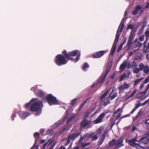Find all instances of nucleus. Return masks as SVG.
I'll list each match as a JSON object with an SVG mask.
<instances>
[{
  "label": "nucleus",
  "mask_w": 149,
  "mask_h": 149,
  "mask_svg": "<svg viewBox=\"0 0 149 149\" xmlns=\"http://www.w3.org/2000/svg\"><path fill=\"white\" fill-rule=\"evenodd\" d=\"M41 102L38 101L37 98L32 99L31 101L25 104L24 107L27 109L31 106L30 108V110L32 112L36 111L40 109V106Z\"/></svg>",
  "instance_id": "1"
},
{
  "label": "nucleus",
  "mask_w": 149,
  "mask_h": 149,
  "mask_svg": "<svg viewBox=\"0 0 149 149\" xmlns=\"http://www.w3.org/2000/svg\"><path fill=\"white\" fill-rule=\"evenodd\" d=\"M66 57L69 60H73L74 62L77 61L79 59L80 56V52L78 50H75L66 53V51L64 50L62 52Z\"/></svg>",
  "instance_id": "2"
},
{
  "label": "nucleus",
  "mask_w": 149,
  "mask_h": 149,
  "mask_svg": "<svg viewBox=\"0 0 149 149\" xmlns=\"http://www.w3.org/2000/svg\"><path fill=\"white\" fill-rule=\"evenodd\" d=\"M124 26V24L122 22L120 23L117 31L115 39L111 49V50L110 52V54L111 55H113V53L115 51L117 45V43L118 41L120 36L121 34V32L123 31Z\"/></svg>",
  "instance_id": "3"
},
{
  "label": "nucleus",
  "mask_w": 149,
  "mask_h": 149,
  "mask_svg": "<svg viewBox=\"0 0 149 149\" xmlns=\"http://www.w3.org/2000/svg\"><path fill=\"white\" fill-rule=\"evenodd\" d=\"M120 112H122V109L121 108H119L116 110V111L113 113V116L111 117L110 118V120L111 121V123L112 125V126L114 125L116 120L120 116L121 114V113H119L116 116L115 115L116 114Z\"/></svg>",
  "instance_id": "4"
},
{
  "label": "nucleus",
  "mask_w": 149,
  "mask_h": 149,
  "mask_svg": "<svg viewBox=\"0 0 149 149\" xmlns=\"http://www.w3.org/2000/svg\"><path fill=\"white\" fill-rule=\"evenodd\" d=\"M55 62L58 65L65 64L67 63L65 57L62 55H58L56 56Z\"/></svg>",
  "instance_id": "5"
},
{
  "label": "nucleus",
  "mask_w": 149,
  "mask_h": 149,
  "mask_svg": "<svg viewBox=\"0 0 149 149\" xmlns=\"http://www.w3.org/2000/svg\"><path fill=\"white\" fill-rule=\"evenodd\" d=\"M47 100L50 105L58 104V102L56 98L51 94H49L47 95Z\"/></svg>",
  "instance_id": "6"
},
{
  "label": "nucleus",
  "mask_w": 149,
  "mask_h": 149,
  "mask_svg": "<svg viewBox=\"0 0 149 149\" xmlns=\"http://www.w3.org/2000/svg\"><path fill=\"white\" fill-rule=\"evenodd\" d=\"M97 138L98 137L97 135L94 134L93 133L91 135H89L88 134H86L81 136L79 140H83V139H92V140H96Z\"/></svg>",
  "instance_id": "7"
},
{
  "label": "nucleus",
  "mask_w": 149,
  "mask_h": 149,
  "mask_svg": "<svg viewBox=\"0 0 149 149\" xmlns=\"http://www.w3.org/2000/svg\"><path fill=\"white\" fill-rule=\"evenodd\" d=\"M123 140H112L109 143L110 146H115L116 148H117L123 145Z\"/></svg>",
  "instance_id": "8"
},
{
  "label": "nucleus",
  "mask_w": 149,
  "mask_h": 149,
  "mask_svg": "<svg viewBox=\"0 0 149 149\" xmlns=\"http://www.w3.org/2000/svg\"><path fill=\"white\" fill-rule=\"evenodd\" d=\"M129 85L127 83H125L123 85H120L118 87L119 93H121L124 92V90L129 88Z\"/></svg>",
  "instance_id": "9"
},
{
  "label": "nucleus",
  "mask_w": 149,
  "mask_h": 149,
  "mask_svg": "<svg viewBox=\"0 0 149 149\" xmlns=\"http://www.w3.org/2000/svg\"><path fill=\"white\" fill-rule=\"evenodd\" d=\"M106 114L104 113H102L94 121L95 124L100 123L102 121V120Z\"/></svg>",
  "instance_id": "10"
},
{
  "label": "nucleus",
  "mask_w": 149,
  "mask_h": 149,
  "mask_svg": "<svg viewBox=\"0 0 149 149\" xmlns=\"http://www.w3.org/2000/svg\"><path fill=\"white\" fill-rule=\"evenodd\" d=\"M105 52V51H102L97 52L93 54V57L94 58H98L101 57L104 55Z\"/></svg>",
  "instance_id": "11"
},
{
  "label": "nucleus",
  "mask_w": 149,
  "mask_h": 149,
  "mask_svg": "<svg viewBox=\"0 0 149 149\" xmlns=\"http://www.w3.org/2000/svg\"><path fill=\"white\" fill-rule=\"evenodd\" d=\"M108 72V70H107L105 71L104 74L101 76V77L98 80L97 83L100 84L104 80L107 75Z\"/></svg>",
  "instance_id": "12"
},
{
  "label": "nucleus",
  "mask_w": 149,
  "mask_h": 149,
  "mask_svg": "<svg viewBox=\"0 0 149 149\" xmlns=\"http://www.w3.org/2000/svg\"><path fill=\"white\" fill-rule=\"evenodd\" d=\"M90 123V122L89 121L84 119L81 123V127H84L89 124Z\"/></svg>",
  "instance_id": "13"
},
{
  "label": "nucleus",
  "mask_w": 149,
  "mask_h": 149,
  "mask_svg": "<svg viewBox=\"0 0 149 149\" xmlns=\"http://www.w3.org/2000/svg\"><path fill=\"white\" fill-rule=\"evenodd\" d=\"M79 135V134H74L72 135H70L68 136V140H74Z\"/></svg>",
  "instance_id": "14"
},
{
  "label": "nucleus",
  "mask_w": 149,
  "mask_h": 149,
  "mask_svg": "<svg viewBox=\"0 0 149 149\" xmlns=\"http://www.w3.org/2000/svg\"><path fill=\"white\" fill-rule=\"evenodd\" d=\"M143 7H141L139 5L136 8V9L134 10L132 12V14L133 15H136L138 12L139 10H141Z\"/></svg>",
  "instance_id": "15"
},
{
  "label": "nucleus",
  "mask_w": 149,
  "mask_h": 149,
  "mask_svg": "<svg viewBox=\"0 0 149 149\" xmlns=\"http://www.w3.org/2000/svg\"><path fill=\"white\" fill-rule=\"evenodd\" d=\"M108 132L107 131H104L103 135L100 138V140H103L105 139H108V135L107 134Z\"/></svg>",
  "instance_id": "16"
},
{
  "label": "nucleus",
  "mask_w": 149,
  "mask_h": 149,
  "mask_svg": "<svg viewBox=\"0 0 149 149\" xmlns=\"http://www.w3.org/2000/svg\"><path fill=\"white\" fill-rule=\"evenodd\" d=\"M127 64V61H124L122 64H121L120 67V69L121 71H123L124 70L126 67Z\"/></svg>",
  "instance_id": "17"
},
{
  "label": "nucleus",
  "mask_w": 149,
  "mask_h": 149,
  "mask_svg": "<svg viewBox=\"0 0 149 149\" xmlns=\"http://www.w3.org/2000/svg\"><path fill=\"white\" fill-rule=\"evenodd\" d=\"M90 142H87L86 143L81 142L79 144L80 146L82 148H84V149H87V148H85V147L90 145Z\"/></svg>",
  "instance_id": "18"
},
{
  "label": "nucleus",
  "mask_w": 149,
  "mask_h": 149,
  "mask_svg": "<svg viewBox=\"0 0 149 149\" xmlns=\"http://www.w3.org/2000/svg\"><path fill=\"white\" fill-rule=\"evenodd\" d=\"M143 52L147 53L149 52V43H148L147 46H144L143 47Z\"/></svg>",
  "instance_id": "19"
},
{
  "label": "nucleus",
  "mask_w": 149,
  "mask_h": 149,
  "mask_svg": "<svg viewBox=\"0 0 149 149\" xmlns=\"http://www.w3.org/2000/svg\"><path fill=\"white\" fill-rule=\"evenodd\" d=\"M136 31V30H135L134 31L132 30L131 31L130 33V37L129 39V40H133L135 36L134 32Z\"/></svg>",
  "instance_id": "20"
},
{
  "label": "nucleus",
  "mask_w": 149,
  "mask_h": 149,
  "mask_svg": "<svg viewBox=\"0 0 149 149\" xmlns=\"http://www.w3.org/2000/svg\"><path fill=\"white\" fill-rule=\"evenodd\" d=\"M110 103L109 101V97H108L105 99L103 102V105L105 106L109 104Z\"/></svg>",
  "instance_id": "21"
},
{
  "label": "nucleus",
  "mask_w": 149,
  "mask_h": 149,
  "mask_svg": "<svg viewBox=\"0 0 149 149\" xmlns=\"http://www.w3.org/2000/svg\"><path fill=\"white\" fill-rule=\"evenodd\" d=\"M147 90H145L143 92H141L137 94V96L138 97H140L143 96L147 92Z\"/></svg>",
  "instance_id": "22"
},
{
  "label": "nucleus",
  "mask_w": 149,
  "mask_h": 149,
  "mask_svg": "<svg viewBox=\"0 0 149 149\" xmlns=\"http://www.w3.org/2000/svg\"><path fill=\"white\" fill-rule=\"evenodd\" d=\"M149 136V132H148L146 134H145L144 136L142 137L140 139V140H144L146 139V140L149 139L148 137Z\"/></svg>",
  "instance_id": "23"
},
{
  "label": "nucleus",
  "mask_w": 149,
  "mask_h": 149,
  "mask_svg": "<svg viewBox=\"0 0 149 149\" xmlns=\"http://www.w3.org/2000/svg\"><path fill=\"white\" fill-rule=\"evenodd\" d=\"M137 91V90L136 89H134L132 92L131 94L129 97L127 98L126 99V100H127L130 97H133L134 95L136 93Z\"/></svg>",
  "instance_id": "24"
},
{
  "label": "nucleus",
  "mask_w": 149,
  "mask_h": 149,
  "mask_svg": "<svg viewBox=\"0 0 149 149\" xmlns=\"http://www.w3.org/2000/svg\"><path fill=\"white\" fill-rule=\"evenodd\" d=\"M143 71L146 74H148L149 73V67L148 66H145Z\"/></svg>",
  "instance_id": "25"
},
{
  "label": "nucleus",
  "mask_w": 149,
  "mask_h": 149,
  "mask_svg": "<svg viewBox=\"0 0 149 149\" xmlns=\"http://www.w3.org/2000/svg\"><path fill=\"white\" fill-rule=\"evenodd\" d=\"M30 114L28 112H25L23 113L22 116V117L23 119H25L26 117L29 115Z\"/></svg>",
  "instance_id": "26"
},
{
  "label": "nucleus",
  "mask_w": 149,
  "mask_h": 149,
  "mask_svg": "<svg viewBox=\"0 0 149 149\" xmlns=\"http://www.w3.org/2000/svg\"><path fill=\"white\" fill-rule=\"evenodd\" d=\"M75 116V115L74 114H72L70 118H69L68 120L67 123H69L70 122L72 119L74 118Z\"/></svg>",
  "instance_id": "27"
},
{
  "label": "nucleus",
  "mask_w": 149,
  "mask_h": 149,
  "mask_svg": "<svg viewBox=\"0 0 149 149\" xmlns=\"http://www.w3.org/2000/svg\"><path fill=\"white\" fill-rule=\"evenodd\" d=\"M52 143V141H48L47 142L45 143L44 145V147H45L46 146H49L51 145Z\"/></svg>",
  "instance_id": "28"
},
{
  "label": "nucleus",
  "mask_w": 149,
  "mask_h": 149,
  "mask_svg": "<svg viewBox=\"0 0 149 149\" xmlns=\"http://www.w3.org/2000/svg\"><path fill=\"white\" fill-rule=\"evenodd\" d=\"M137 66V64L136 62L134 61H133L132 63V69H134L136 68Z\"/></svg>",
  "instance_id": "29"
},
{
  "label": "nucleus",
  "mask_w": 149,
  "mask_h": 149,
  "mask_svg": "<svg viewBox=\"0 0 149 149\" xmlns=\"http://www.w3.org/2000/svg\"><path fill=\"white\" fill-rule=\"evenodd\" d=\"M53 130H48L46 134L51 135L54 133Z\"/></svg>",
  "instance_id": "30"
},
{
  "label": "nucleus",
  "mask_w": 149,
  "mask_h": 149,
  "mask_svg": "<svg viewBox=\"0 0 149 149\" xmlns=\"http://www.w3.org/2000/svg\"><path fill=\"white\" fill-rule=\"evenodd\" d=\"M139 69H140V70L141 71L143 69L145 66H144L143 64L142 63H141L139 64Z\"/></svg>",
  "instance_id": "31"
},
{
  "label": "nucleus",
  "mask_w": 149,
  "mask_h": 149,
  "mask_svg": "<svg viewBox=\"0 0 149 149\" xmlns=\"http://www.w3.org/2000/svg\"><path fill=\"white\" fill-rule=\"evenodd\" d=\"M134 70L133 71V72L134 73H137L139 72L140 71H141L139 68H137L134 69Z\"/></svg>",
  "instance_id": "32"
},
{
  "label": "nucleus",
  "mask_w": 149,
  "mask_h": 149,
  "mask_svg": "<svg viewBox=\"0 0 149 149\" xmlns=\"http://www.w3.org/2000/svg\"><path fill=\"white\" fill-rule=\"evenodd\" d=\"M103 130V127H100L97 130V133L98 134H100Z\"/></svg>",
  "instance_id": "33"
},
{
  "label": "nucleus",
  "mask_w": 149,
  "mask_h": 149,
  "mask_svg": "<svg viewBox=\"0 0 149 149\" xmlns=\"http://www.w3.org/2000/svg\"><path fill=\"white\" fill-rule=\"evenodd\" d=\"M89 67L87 63H86L84 64L83 66L82 67V69L83 70H84L85 71L86 70V69L87 68H88Z\"/></svg>",
  "instance_id": "34"
},
{
  "label": "nucleus",
  "mask_w": 149,
  "mask_h": 149,
  "mask_svg": "<svg viewBox=\"0 0 149 149\" xmlns=\"http://www.w3.org/2000/svg\"><path fill=\"white\" fill-rule=\"evenodd\" d=\"M76 99H74L72 100L71 102V104L73 106H74L76 105Z\"/></svg>",
  "instance_id": "35"
},
{
  "label": "nucleus",
  "mask_w": 149,
  "mask_h": 149,
  "mask_svg": "<svg viewBox=\"0 0 149 149\" xmlns=\"http://www.w3.org/2000/svg\"><path fill=\"white\" fill-rule=\"evenodd\" d=\"M109 92V91H107L104 94L102 95L101 97V100L103 98H104L108 94V92Z\"/></svg>",
  "instance_id": "36"
},
{
  "label": "nucleus",
  "mask_w": 149,
  "mask_h": 149,
  "mask_svg": "<svg viewBox=\"0 0 149 149\" xmlns=\"http://www.w3.org/2000/svg\"><path fill=\"white\" fill-rule=\"evenodd\" d=\"M117 96V93H115L113 95H111V96L110 95L109 96V97H110L111 100H113L114 99L115 97H116Z\"/></svg>",
  "instance_id": "37"
},
{
  "label": "nucleus",
  "mask_w": 149,
  "mask_h": 149,
  "mask_svg": "<svg viewBox=\"0 0 149 149\" xmlns=\"http://www.w3.org/2000/svg\"><path fill=\"white\" fill-rule=\"evenodd\" d=\"M142 112L141 111H140L137 113V115L135 118V119H136L138 118L139 117H140L142 114Z\"/></svg>",
  "instance_id": "38"
},
{
  "label": "nucleus",
  "mask_w": 149,
  "mask_h": 149,
  "mask_svg": "<svg viewBox=\"0 0 149 149\" xmlns=\"http://www.w3.org/2000/svg\"><path fill=\"white\" fill-rule=\"evenodd\" d=\"M143 29L144 28L143 27H141L138 31L139 34H141L143 32Z\"/></svg>",
  "instance_id": "39"
},
{
  "label": "nucleus",
  "mask_w": 149,
  "mask_h": 149,
  "mask_svg": "<svg viewBox=\"0 0 149 149\" xmlns=\"http://www.w3.org/2000/svg\"><path fill=\"white\" fill-rule=\"evenodd\" d=\"M37 95L40 97H42L44 96V93L41 91H39Z\"/></svg>",
  "instance_id": "40"
},
{
  "label": "nucleus",
  "mask_w": 149,
  "mask_h": 149,
  "mask_svg": "<svg viewBox=\"0 0 149 149\" xmlns=\"http://www.w3.org/2000/svg\"><path fill=\"white\" fill-rule=\"evenodd\" d=\"M142 45V44L139 42H138L135 48L137 47H141Z\"/></svg>",
  "instance_id": "41"
},
{
  "label": "nucleus",
  "mask_w": 149,
  "mask_h": 149,
  "mask_svg": "<svg viewBox=\"0 0 149 149\" xmlns=\"http://www.w3.org/2000/svg\"><path fill=\"white\" fill-rule=\"evenodd\" d=\"M51 141H52V146H51L50 147V149H53L54 147V146H55V145L56 144V141H55V142L53 141V140H52Z\"/></svg>",
  "instance_id": "42"
},
{
  "label": "nucleus",
  "mask_w": 149,
  "mask_h": 149,
  "mask_svg": "<svg viewBox=\"0 0 149 149\" xmlns=\"http://www.w3.org/2000/svg\"><path fill=\"white\" fill-rule=\"evenodd\" d=\"M126 74H123L122 75L120 78L119 80L120 81H122L123 80V79L125 77Z\"/></svg>",
  "instance_id": "43"
},
{
  "label": "nucleus",
  "mask_w": 149,
  "mask_h": 149,
  "mask_svg": "<svg viewBox=\"0 0 149 149\" xmlns=\"http://www.w3.org/2000/svg\"><path fill=\"white\" fill-rule=\"evenodd\" d=\"M145 123L148 124V125L147 126V128L149 130V119L146 120L145 122Z\"/></svg>",
  "instance_id": "44"
},
{
  "label": "nucleus",
  "mask_w": 149,
  "mask_h": 149,
  "mask_svg": "<svg viewBox=\"0 0 149 149\" xmlns=\"http://www.w3.org/2000/svg\"><path fill=\"white\" fill-rule=\"evenodd\" d=\"M134 27V26H132L131 24H129L127 26V30L128 29H132Z\"/></svg>",
  "instance_id": "45"
},
{
  "label": "nucleus",
  "mask_w": 149,
  "mask_h": 149,
  "mask_svg": "<svg viewBox=\"0 0 149 149\" xmlns=\"http://www.w3.org/2000/svg\"><path fill=\"white\" fill-rule=\"evenodd\" d=\"M145 36L147 38L149 37V31L147 30L145 32Z\"/></svg>",
  "instance_id": "46"
},
{
  "label": "nucleus",
  "mask_w": 149,
  "mask_h": 149,
  "mask_svg": "<svg viewBox=\"0 0 149 149\" xmlns=\"http://www.w3.org/2000/svg\"><path fill=\"white\" fill-rule=\"evenodd\" d=\"M149 81V76L144 81L143 83L146 84Z\"/></svg>",
  "instance_id": "47"
},
{
  "label": "nucleus",
  "mask_w": 149,
  "mask_h": 149,
  "mask_svg": "<svg viewBox=\"0 0 149 149\" xmlns=\"http://www.w3.org/2000/svg\"><path fill=\"white\" fill-rule=\"evenodd\" d=\"M141 141V142L145 144H146L149 141V140H139V141Z\"/></svg>",
  "instance_id": "48"
},
{
  "label": "nucleus",
  "mask_w": 149,
  "mask_h": 149,
  "mask_svg": "<svg viewBox=\"0 0 149 149\" xmlns=\"http://www.w3.org/2000/svg\"><path fill=\"white\" fill-rule=\"evenodd\" d=\"M140 81V80H139V79L136 80L134 81V86L136 85L137 83Z\"/></svg>",
  "instance_id": "49"
},
{
  "label": "nucleus",
  "mask_w": 149,
  "mask_h": 149,
  "mask_svg": "<svg viewBox=\"0 0 149 149\" xmlns=\"http://www.w3.org/2000/svg\"><path fill=\"white\" fill-rule=\"evenodd\" d=\"M132 40H128L127 42V45L128 46H130L131 44L132 41Z\"/></svg>",
  "instance_id": "50"
},
{
  "label": "nucleus",
  "mask_w": 149,
  "mask_h": 149,
  "mask_svg": "<svg viewBox=\"0 0 149 149\" xmlns=\"http://www.w3.org/2000/svg\"><path fill=\"white\" fill-rule=\"evenodd\" d=\"M144 36L143 35L141 36L140 37V38H139V40L140 41H143V40H144Z\"/></svg>",
  "instance_id": "51"
},
{
  "label": "nucleus",
  "mask_w": 149,
  "mask_h": 149,
  "mask_svg": "<svg viewBox=\"0 0 149 149\" xmlns=\"http://www.w3.org/2000/svg\"><path fill=\"white\" fill-rule=\"evenodd\" d=\"M34 137L36 138L39 136V134L38 132H36L34 134Z\"/></svg>",
  "instance_id": "52"
},
{
  "label": "nucleus",
  "mask_w": 149,
  "mask_h": 149,
  "mask_svg": "<svg viewBox=\"0 0 149 149\" xmlns=\"http://www.w3.org/2000/svg\"><path fill=\"white\" fill-rule=\"evenodd\" d=\"M149 6V3H147L146 5L145 6V7L143 9L144 10L146 8H148Z\"/></svg>",
  "instance_id": "53"
},
{
  "label": "nucleus",
  "mask_w": 149,
  "mask_h": 149,
  "mask_svg": "<svg viewBox=\"0 0 149 149\" xmlns=\"http://www.w3.org/2000/svg\"><path fill=\"white\" fill-rule=\"evenodd\" d=\"M123 45L120 44L119 47L118 48V52L122 48V47Z\"/></svg>",
  "instance_id": "54"
},
{
  "label": "nucleus",
  "mask_w": 149,
  "mask_h": 149,
  "mask_svg": "<svg viewBox=\"0 0 149 149\" xmlns=\"http://www.w3.org/2000/svg\"><path fill=\"white\" fill-rule=\"evenodd\" d=\"M142 105H140L139 104H137L136 105V107L135 108H134L136 110V109H138L140 106H142Z\"/></svg>",
  "instance_id": "55"
},
{
  "label": "nucleus",
  "mask_w": 149,
  "mask_h": 149,
  "mask_svg": "<svg viewBox=\"0 0 149 149\" xmlns=\"http://www.w3.org/2000/svg\"><path fill=\"white\" fill-rule=\"evenodd\" d=\"M141 59V57L140 56H137L135 57L136 60H139Z\"/></svg>",
  "instance_id": "56"
},
{
  "label": "nucleus",
  "mask_w": 149,
  "mask_h": 149,
  "mask_svg": "<svg viewBox=\"0 0 149 149\" xmlns=\"http://www.w3.org/2000/svg\"><path fill=\"white\" fill-rule=\"evenodd\" d=\"M115 88H113L112 91L110 95V96H111L113 93L115 91Z\"/></svg>",
  "instance_id": "57"
},
{
  "label": "nucleus",
  "mask_w": 149,
  "mask_h": 149,
  "mask_svg": "<svg viewBox=\"0 0 149 149\" xmlns=\"http://www.w3.org/2000/svg\"><path fill=\"white\" fill-rule=\"evenodd\" d=\"M148 39L147 38L146 40L144 42L143 44V47L144 46H146V44L147 42Z\"/></svg>",
  "instance_id": "58"
},
{
  "label": "nucleus",
  "mask_w": 149,
  "mask_h": 149,
  "mask_svg": "<svg viewBox=\"0 0 149 149\" xmlns=\"http://www.w3.org/2000/svg\"><path fill=\"white\" fill-rule=\"evenodd\" d=\"M147 24V22H144L142 24V27L144 28L146 26Z\"/></svg>",
  "instance_id": "59"
},
{
  "label": "nucleus",
  "mask_w": 149,
  "mask_h": 149,
  "mask_svg": "<svg viewBox=\"0 0 149 149\" xmlns=\"http://www.w3.org/2000/svg\"><path fill=\"white\" fill-rule=\"evenodd\" d=\"M126 66H127V67L128 68H130V63L128 62L127 61Z\"/></svg>",
  "instance_id": "60"
},
{
  "label": "nucleus",
  "mask_w": 149,
  "mask_h": 149,
  "mask_svg": "<svg viewBox=\"0 0 149 149\" xmlns=\"http://www.w3.org/2000/svg\"><path fill=\"white\" fill-rule=\"evenodd\" d=\"M148 103H149V102H148V100H147L145 101V102L143 103V104H142V105H145Z\"/></svg>",
  "instance_id": "61"
},
{
  "label": "nucleus",
  "mask_w": 149,
  "mask_h": 149,
  "mask_svg": "<svg viewBox=\"0 0 149 149\" xmlns=\"http://www.w3.org/2000/svg\"><path fill=\"white\" fill-rule=\"evenodd\" d=\"M144 86V83H143L141 84L140 86L139 87L141 89Z\"/></svg>",
  "instance_id": "62"
},
{
  "label": "nucleus",
  "mask_w": 149,
  "mask_h": 149,
  "mask_svg": "<svg viewBox=\"0 0 149 149\" xmlns=\"http://www.w3.org/2000/svg\"><path fill=\"white\" fill-rule=\"evenodd\" d=\"M58 149H65V147L62 146H60Z\"/></svg>",
  "instance_id": "63"
},
{
  "label": "nucleus",
  "mask_w": 149,
  "mask_h": 149,
  "mask_svg": "<svg viewBox=\"0 0 149 149\" xmlns=\"http://www.w3.org/2000/svg\"><path fill=\"white\" fill-rule=\"evenodd\" d=\"M146 58L148 60H149V54L146 55Z\"/></svg>",
  "instance_id": "64"
}]
</instances>
